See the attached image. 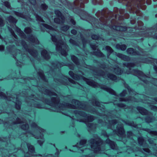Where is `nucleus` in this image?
<instances>
[{
	"instance_id": "1",
	"label": "nucleus",
	"mask_w": 157,
	"mask_h": 157,
	"mask_svg": "<svg viewBox=\"0 0 157 157\" xmlns=\"http://www.w3.org/2000/svg\"><path fill=\"white\" fill-rule=\"evenodd\" d=\"M102 141L99 137H97L96 140L94 139L90 140V146L94 153H102V151L101 150L100 146L102 144Z\"/></svg>"
},
{
	"instance_id": "2",
	"label": "nucleus",
	"mask_w": 157,
	"mask_h": 157,
	"mask_svg": "<svg viewBox=\"0 0 157 157\" xmlns=\"http://www.w3.org/2000/svg\"><path fill=\"white\" fill-rule=\"evenodd\" d=\"M56 50L57 51H60L62 55L65 56L67 55L66 49L67 46L64 43H61V41H58L56 44Z\"/></svg>"
},
{
	"instance_id": "3",
	"label": "nucleus",
	"mask_w": 157,
	"mask_h": 157,
	"mask_svg": "<svg viewBox=\"0 0 157 157\" xmlns=\"http://www.w3.org/2000/svg\"><path fill=\"white\" fill-rule=\"evenodd\" d=\"M31 126L33 128H35L36 129L37 131H38L40 133V134H41L39 136H36L35 137L37 139L40 138L41 139V140H38V142L40 145H41L44 142V140L43 138V135H42V134H41V132H44V130L38 126L36 124L34 123H33L31 124Z\"/></svg>"
},
{
	"instance_id": "4",
	"label": "nucleus",
	"mask_w": 157,
	"mask_h": 157,
	"mask_svg": "<svg viewBox=\"0 0 157 157\" xmlns=\"http://www.w3.org/2000/svg\"><path fill=\"white\" fill-rule=\"evenodd\" d=\"M86 141L84 140H81L80 142L77 143L76 147L78 149V152L82 153L83 152L84 149H86V146L85 144H86Z\"/></svg>"
},
{
	"instance_id": "5",
	"label": "nucleus",
	"mask_w": 157,
	"mask_h": 157,
	"mask_svg": "<svg viewBox=\"0 0 157 157\" xmlns=\"http://www.w3.org/2000/svg\"><path fill=\"white\" fill-rule=\"evenodd\" d=\"M55 13L59 18H55L54 19V22L58 24L63 23L64 18L61 15L60 11L58 10H56L55 11Z\"/></svg>"
},
{
	"instance_id": "6",
	"label": "nucleus",
	"mask_w": 157,
	"mask_h": 157,
	"mask_svg": "<svg viewBox=\"0 0 157 157\" xmlns=\"http://www.w3.org/2000/svg\"><path fill=\"white\" fill-rule=\"evenodd\" d=\"M134 72L135 73H134V75L138 77L141 79L143 80L144 82L147 83L146 81H145V80L143 79V78H146V80H150L149 79L150 78L144 75L141 71L137 70H135Z\"/></svg>"
},
{
	"instance_id": "7",
	"label": "nucleus",
	"mask_w": 157,
	"mask_h": 157,
	"mask_svg": "<svg viewBox=\"0 0 157 157\" xmlns=\"http://www.w3.org/2000/svg\"><path fill=\"white\" fill-rule=\"evenodd\" d=\"M112 28L116 31H124L126 30L127 28L123 26H116L115 25L112 26Z\"/></svg>"
},
{
	"instance_id": "8",
	"label": "nucleus",
	"mask_w": 157,
	"mask_h": 157,
	"mask_svg": "<svg viewBox=\"0 0 157 157\" xmlns=\"http://www.w3.org/2000/svg\"><path fill=\"white\" fill-rule=\"evenodd\" d=\"M27 146L29 149L28 154L31 155H35L34 154V148L33 147L29 144H27Z\"/></svg>"
},
{
	"instance_id": "9",
	"label": "nucleus",
	"mask_w": 157,
	"mask_h": 157,
	"mask_svg": "<svg viewBox=\"0 0 157 157\" xmlns=\"http://www.w3.org/2000/svg\"><path fill=\"white\" fill-rule=\"evenodd\" d=\"M42 56L45 59H48L50 58V56L48 53L45 50H44L41 52Z\"/></svg>"
},
{
	"instance_id": "10",
	"label": "nucleus",
	"mask_w": 157,
	"mask_h": 157,
	"mask_svg": "<svg viewBox=\"0 0 157 157\" xmlns=\"http://www.w3.org/2000/svg\"><path fill=\"white\" fill-rule=\"evenodd\" d=\"M106 141L107 143L109 144L111 148L113 149H115L116 144L114 142L110 140L109 139H107Z\"/></svg>"
},
{
	"instance_id": "11",
	"label": "nucleus",
	"mask_w": 157,
	"mask_h": 157,
	"mask_svg": "<svg viewBox=\"0 0 157 157\" xmlns=\"http://www.w3.org/2000/svg\"><path fill=\"white\" fill-rule=\"evenodd\" d=\"M127 51L128 54L131 55H138V53L135 51L133 48H128L127 50Z\"/></svg>"
},
{
	"instance_id": "12",
	"label": "nucleus",
	"mask_w": 157,
	"mask_h": 157,
	"mask_svg": "<svg viewBox=\"0 0 157 157\" xmlns=\"http://www.w3.org/2000/svg\"><path fill=\"white\" fill-rule=\"evenodd\" d=\"M137 109L139 112L142 115L145 114L147 113V111L144 108L141 107H138L137 108Z\"/></svg>"
},
{
	"instance_id": "13",
	"label": "nucleus",
	"mask_w": 157,
	"mask_h": 157,
	"mask_svg": "<svg viewBox=\"0 0 157 157\" xmlns=\"http://www.w3.org/2000/svg\"><path fill=\"white\" fill-rule=\"evenodd\" d=\"M117 56L118 57L121 58L124 60H128L129 59V58L127 56L120 53L117 54Z\"/></svg>"
},
{
	"instance_id": "14",
	"label": "nucleus",
	"mask_w": 157,
	"mask_h": 157,
	"mask_svg": "<svg viewBox=\"0 0 157 157\" xmlns=\"http://www.w3.org/2000/svg\"><path fill=\"white\" fill-rule=\"evenodd\" d=\"M138 141L139 144L140 145H145V142L143 138L142 137H140L138 138Z\"/></svg>"
},
{
	"instance_id": "15",
	"label": "nucleus",
	"mask_w": 157,
	"mask_h": 157,
	"mask_svg": "<svg viewBox=\"0 0 157 157\" xmlns=\"http://www.w3.org/2000/svg\"><path fill=\"white\" fill-rule=\"evenodd\" d=\"M116 48H117L121 49L122 50H124L126 48V46L124 44L120 45L117 44L116 45Z\"/></svg>"
},
{
	"instance_id": "16",
	"label": "nucleus",
	"mask_w": 157,
	"mask_h": 157,
	"mask_svg": "<svg viewBox=\"0 0 157 157\" xmlns=\"http://www.w3.org/2000/svg\"><path fill=\"white\" fill-rule=\"evenodd\" d=\"M69 75L74 79L76 80H78L79 77L76 75H75L72 71H70L69 72Z\"/></svg>"
},
{
	"instance_id": "17",
	"label": "nucleus",
	"mask_w": 157,
	"mask_h": 157,
	"mask_svg": "<svg viewBox=\"0 0 157 157\" xmlns=\"http://www.w3.org/2000/svg\"><path fill=\"white\" fill-rule=\"evenodd\" d=\"M107 79H110L116 81L117 77L115 75L111 74L108 75Z\"/></svg>"
},
{
	"instance_id": "18",
	"label": "nucleus",
	"mask_w": 157,
	"mask_h": 157,
	"mask_svg": "<svg viewBox=\"0 0 157 157\" xmlns=\"http://www.w3.org/2000/svg\"><path fill=\"white\" fill-rule=\"evenodd\" d=\"M104 90H106L110 94H113V95H115V92L112 90V89L108 88V87H105L104 88Z\"/></svg>"
},
{
	"instance_id": "19",
	"label": "nucleus",
	"mask_w": 157,
	"mask_h": 157,
	"mask_svg": "<svg viewBox=\"0 0 157 157\" xmlns=\"http://www.w3.org/2000/svg\"><path fill=\"white\" fill-rule=\"evenodd\" d=\"M16 31L18 33L19 35L21 37H24V33H23L22 31L19 28L16 27Z\"/></svg>"
},
{
	"instance_id": "20",
	"label": "nucleus",
	"mask_w": 157,
	"mask_h": 157,
	"mask_svg": "<svg viewBox=\"0 0 157 157\" xmlns=\"http://www.w3.org/2000/svg\"><path fill=\"white\" fill-rule=\"evenodd\" d=\"M85 80L88 85L95 87L94 85V83L93 82L86 78H85Z\"/></svg>"
},
{
	"instance_id": "21",
	"label": "nucleus",
	"mask_w": 157,
	"mask_h": 157,
	"mask_svg": "<svg viewBox=\"0 0 157 157\" xmlns=\"http://www.w3.org/2000/svg\"><path fill=\"white\" fill-rule=\"evenodd\" d=\"M16 108L17 109H19L20 108V105H21V103L19 101L17 98L16 99Z\"/></svg>"
},
{
	"instance_id": "22",
	"label": "nucleus",
	"mask_w": 157,
	"mask_h": 157,
	"mask_svg": "<svg viewBox=\"0 0 157 157\" xmlns=\"http://www.w3.org/2000/svg\"><path fill=\"white\" fill-rule=\"evenodd\" d=\"M42 25L47 29H49L50 30L53 31L54 30L53 28L47 24L43 23L42 24Z\"/></svg>"
},
{
	"instance_id": "23",
	"label": "nucleus",
	"mask_w": 157,
	"mask_h": 157,
	"mask_svg": "<svg viewBox=\"0 0 157 157\" xmlns=\"http://www.w3.org/2000/svg\"><path fill=\"white\" fill-rule=\"evenodd\" d=\"M71 59L76 64H77L78 63V60L77 58L74 56H71Z\"/></svg>"
},
{
	"instance_id": "24",
	"label": "nucleus",
	"mask_w": 157,
	"mask_h": 157,
	"mask_svg": "<svg viewBox=\"0 0 157 157\" xmlns=\"http://www.w3.org/2000/svg\"><path fill=\"white\" fill-rule=\"evenodd\" d=\"M8 20L10 22L16 23L17 21L12 16H10L8 18Z\"/></svg>"
},
{
	"instance_id": "25",
	"label": "nucleus",
	"mask_w": 157,
	"mask_h": 157,
	"mask_svg": "<svg viewBox=\"0 0 157 157\" xmlns=\"http://www.w3.org/2000/svg\"><path fill=\"white\" fill-rule=\"evenodd\" d=\"M114 72L117 74L119 75L121 74V71L118 67L114 69Z\"/></svg>"
},
{
	"instance_id": "26",
	"label": "nucleus",
	"mask_w": 157,
	"mask_h": 157,
	"mask_svg": "<svg viewBox=\"0 0 157 157\" xmlns=\"http://www.w3.org/2000/svg\"><path fill=\"white\" fill-rule=\"evenodd\" d=\"M29 127V125L28 124H23L21 126V128L24 130L27 129Z\"/></svg>"
},
{
	"instance_id": "27",
	"label": "nucleus",
	"mask_w": 157,
	"mask_h": 157,
	"mask_svg": "<svg viewBox=\"0 0 157 157\" xmlns=\"http://www.w3.org/2000/svg\"><path fill=\"white\" fill-rule=\"evenodd\" d=\"M24 31L27 34L29 33L32 31L31 29L29 27H27L25 28Z\"/></svg>"
},
{
	"instance_id": "28",
	"label": "nucleus",
	"mask_w": 157,
	"mask_h": 157,
	"mask_svg": "<svg viewBox=\"0 0 157 157\" xmlns=\"http://www.w3.org/2000/svg\"><path fill=\"white\" fill-rule=\"evenodd\" d=\"M105 48L107 51L109 53H112L113 52L112 49L109 46H106Z\"/></svg>"
},
{
	"instance_id": "29",
	"label": "nucleus",
	"mask_w": 157,
	"mask_h": 157,
	"mask_svg": "<svg viewBox=\"0 0 157 157\" xmlns=\"http://www.w3.org/2000/svg\"><path fill=\"white\" fill-rule=\"evenodd\" d=\"M31 41L35 43L36 44H38L39 43V41L37 39L34 37H33V38L31 39Z\"/></svg>"
},
{
	"instance_id": "30",
	"label": "nucleus",
	"mask_w": 157,
	"mask_h": 157,
	"mask_svg": "<svg viewBox=\"0 0 157 157\" xmlns=\"http://www.w3.org/2000/svg\"><path fill=\"white\" fill-rule=\"evenodd\" d=\"M126 87L127 88V89H128L129 93L131 94V95H133V94H134V91H133V90L131 89L129 86H127V87Z\"/></svg>"
},
{
	"instance_id": "31",
	"label": "nucleus",
	"mask_w": 157,
	"mask_h": 157,
	"mask_svg": "<svg viewBox=\"0 0 157 157\" xmlns=\"http://www.w3.org/2000/svg\"><path fill=\"white\" fill-rule=\"evenodd\" d=\"M69 29V27L67 26H64L61 28V30L64 31L67 30Z\"/></svg>"
},
{
	"instance_id": "32",
	"label": "nucleus",
	"mask_w": 157,
	"mask_h": 157,
	"mask_svg": "<svg viewBox=\"0 0 157 157\" xmlns=\"http://www.w3.org/2000/svg\"><path fill=\"white\" fill-rule=\"evenodd\" d=\"M36 18L37 20L39 21H40V22H43L44 21H43V20L39 16H36Z\"/></svg>"
},
{
	"instance_id": "33",
	"label": "nucleus",
	"mask_w": 157,
	"mask_h": 157,
	"mask_svg": "<svg viewBox=\"0 0 157 157\" xmlns=\"http://www.w3.org/2000/svg\"><path fill=\"white\" fill-rule=\"evenodd\" d=\"M151 82L152 84H154V85L157 86V79L155 78H152V80L151 81Z\"/></svg>"
},
{
	"instance_id": "34",
	"label": "nucleus",
	"mask_w": 157,
	"mask_h": 157,
	"mask_svg": "<svg viewBox=\"0 0 157 157\" xmlns=\"http://www.w3.org/2000/svg\"><path fill=\"white\" fill-rule=\"evenodd\" d=\"M129 100L133 101L132 98H131L130 99H125L122 98H120V101H127Z\"/></svg>"
},
{
	"instance_id": "35",
	"label": "nucleus",
	"mask_w": 157,
	"mask_h": 157,
	"mask_svg": "<svg viewBox=\"0 0 157 157\" xmlns=\"http://www.w3.org/2000/svg\"><path fill=\"white\" fill-rule=\"evenodd\" d=\"M50 33V34L52 36V41L55 43L57 41V40L55 38V37L54 36L52 35V34Z\"/></svg>"
},
{
	"instance_id": "36",
	"label": "nucleus",
	"mask_w": 157,
	"mask_h": 157,
	"mask_svg": "<svg viewBox=\"0 0 157 157\" xmlns=\"http://www.w3.org/2000/svg\"><path fill=\"white\" fill-rule=\"evenodd\" d=\"M41 8L44 10H45L48 8V6L45 4H43L41 6Z\"/></svg>"
},
{
	"instance_id": "37",
	"label": "nucleus",
	"mask_w": 157,
	"mask_h": 157,
	"mask_svg": "<svg viewBox=\"0 0 157 157\" xmlns=\"http://www.w3.org/2000/svg\"><path fill=\"white\" fill-rule=\"evenodd\" d=\"M4 5L8 8H10V3L7 2L5 1L4 2Z\"/></svg>"
},
{
	"instance_id": "38",
	"label": "nucleus",
	"mask_w": 157,
	"mask_h": 157,
	"mask_svg": "<svg viewBox=\"0 0 157 157\" xmlns=\"http://www.w3.org/2000/svg\"><path fill=\"white\" fill-rule=\"evenodd\" d=\"M78 113L80 116L83 117H85L86 115L84 112L80 111H79Z\"/></svg>"
},
{
	"instance_id": "39",
	"label": "nucleus",
	"mask_w": 157,
	"mask_h": 157,
	"mask_svg": "<svg viewBox=\"0 0 157 157\" xmlns=\"http://www.w3.org/2000/svg\"><path fill=\"white\" fill-rule=\"evenodd\" d=\"M127 67L129 68L130 67H132L134 66V64L133 63H127L126 65V64H124Z\"/></svg>"
},
{
	"instance_id": "40",
	"label": "nucleus",
	"mask_w": 157,
	"mask_h": 157,
	"mask_svg": "<svg viewBox=\"0 0 157 157\" xmlns=\"http://www.w3.org/2000/svg\"><path fill=\"white\" fill-rule=\"evenodd\" d=\"M92 38L93 39L97 40L98 38V36L95 35H93L92 36Z\"/></svg>"
},
{
	"instance_id": "41",
	"label": "nucleus",
	"mask_w": 157,
	"mask_h": 157,
	"mask_svg": "<svg viewBox=\"0 0 157 157\" xmlns=\"http://www.w3.org/2000/svg\"><path fill=\"white\" fill-rule=\"evenodd\" d=\"M16 14V15L18 16L21 17L22 18H25L24 16L21 13H17Z\"/></svg>"
},
{
	"instance_id": "42",
	"label": "nucleus",
	"mask_w": 157,
	"mask_h": 157,
	"mask_svg": "<svg viewBox=\"0 0 157 157\" xmlns=\"http://www.w3.org/2000/svg\"><path fill=\"white\" fill-rule=\"evenodd\" d=\"M126 93V91L124 90L123 92L120 94L121 96H124L125 95V94Z\"/></svg>"
},
{
	"instance_id": "43",
	"label": "nucleus",
	"mask_w": 157,
	"mask_h": 157,
	"mask_svg": "<svg viewBox=\"0 0 157 157\" xmlns=\"http://www.w3.org/2000/svg\"><path fill=\"white\" fill-rule=\"evenodd\" d=\"M29 0V2H30V3L31 4H33V5H34L36 3L35 0Z\"/></svg>"
},
{
	"instance_id": "44",
	"label": "nucleus",
	"mask_w": 157,
	"mask_h": 157,
	"mask_svg": "<svg viewBox=\"0 0 157 157\" xmlns=\"http://www.w3.org/2000/svg\"><path fill=\"white\" fill-rule=\"evenodd\" d=\"M8 29H9V31H10V32L11 34L12 35L14 36V37H15V36L14 35V32L9 27H8Z\"/></svg>"
},
{
	"instance_id": "45",
	"label": "nucleus",
	"mask_w": 157,
	"mask_h": 157,
	"mask_svg": "<svg viewBox=\"0 0 157 157\" xmlns=\"http://www.w3.org/2000/svg\"><path fill=\"white\" fill-rule=\"evenodd\" d=\"M4 25L3 21L2 19L0 17V26H3Z\"/></svg>"
},
{
	"instance_id": "46",
	"label": "nucleus",
	"mask_w": 157,
	"mask_h": 157,
	"mask_svg": "<svg viewBox=\"0 0 157 157\" xmlns=\"http://www.w3.org/2000/svg\"><path fill=\"white\" fill-rule=\"evenodd\" d=\"M70 42L72 44H75V41L72 39H70Z\"/></svg>"
},
{
	"instance_id": "47",
	"label": "nucleus",
	"mask_w": 157,
	"mask_h": 157,
	"mask_svg": "<svg viewBox=\"0 0 157 157\" xmlns=\"http://www.w3.org/2000/svg\"><path fill=\"white\" fill-rule=\"evenodd\" d=\"M143 150L144 151L146 152H147L148 153H150V150L148 148L143 149Z\"/></svg>"
},
{
	"instance_id": "48",
	"label": "nucleus",
	"mask_w": 157,
	"mask_h": 157,
	"mask_svg": "<svg viewBox=\"0 0 157 157\" xmlns=\"http://www.w3.org/2000/svg\"><path fill=\"white\" fill-rule=\"evenodd\" d=\"M39 75H40V78L42 79H43V80L44 79V75L43 74V73L40 74Z\"/></svg>"
},
{
	"instance_id": "49",
	"label": "nucleus",
	"mask_w": 157,
	"mask_h": 157,
	"mask_svg": "<svg viewBox=\"0 0 157 157\" xmlns=\"http://www.w3.org/2000/svg\"><path fill=\"white\" fill-rule=\"evenodd\" d=\"M151 134L152 135H157V132L154 131H151L150 132Z\"/></svg>"
},
{
	"instance_id": "50",
	"label": "nucleus",
	"mask_w": 157,
	"mask_h": 157,
	"mask_svg": "<svg viewBox=\"0 0 157 157\" xmlns=\"http://www.w3.org/2000/svg\"><path fill=\"white\" fill-rule=\"evenodd\" d=\"M77 32L75 30L73 29L71 31V33L73 34H76Z\"/></svg>"
},
{
	"instance_id": "51",
	"label": "nucleus",
	"mask_w": 157,
	"mask_h": 157,
	"mask_svg": "<svg viewBox=\"0 0 157 157\" xmlns=\"http://www.w3.org/2000/svg\"><path fill=\"white\" fill-rule=\"evenodd\" d=\"M4 47L3 45H0V51H2L4 50Z\"/></svg>"
},
{
	"instance_id": "52",
	"label": "nucleus",
	"mask_w": 157,
	"mask_h": 157,
	"mask_svg": "<svg viewBox=\"0 0 157 157\" xmlns=\"http://www.w3.org/2000/svg\"><path fill=\"white\" fill-rule=\"evenodd\" d=\"M120 129L121 130V134L122 135L123 134V133H124V131L123 129L122 126L121 127Z\"/></svg>"
},
{
	"instance_id": "53",
	"label": "nucleus",
	"mask_w": 157,
	"mask_h": 157,
	"mask_svg": "<svg viewBox=\"0 0 157 157\" xmlns=\"http://www.w3.org/2000/svg\"><path fill=\"white\" fill-rule=\"evenodd\" d=\"M98 53H99V54L98 55L100 57H102L103 56V55L101 52H98Z\"/></svg>"
},
{
	"instance_id": "54",
	"label": "nucleus",
	"mask_w": 157,
	"mask_h": 157,
	"mask_svg": "<svg viewBox=\"0 0 157 157\" xmlns=\"http://www.w3.org/2000/svg\"><path fill=\"white\" fill-rule=\"evenodd\" d=\"M0 96L2 98L4 96V94L2 92H0Z\"/></svg>"
},
{
	"instance_id": "55",
	"label": "nucleus",
	"mask_w": 157,
	"mask_h": 157,
	"mask_svg": "<svg viewBox=\"0 0 157 157\" xmlns=\"http://www.w3.org/2000/svg\"><path fill=\"white\" fill-rule=\"evenodd\" d=\"M71 21L73 25L75 24V22L73 19H71Z\"/></svg>"
},
{
	"instance_id": "56",
	"label": "nucleus",
	"mask_w": 157,
	"mask_h": 157,
	"mask_svg": "<svg viewBox=\"0 0 157 157\" xmlns=\"http://www.w3.org/2000/svg\"><path fill=\"white\" fill-rule=\"evenodd\" d=\"M99 105V103L98 101H96L95 102V105L98 106Z\"/></svg>"
},
{
	"instance_id": "57",
	"label": "nucleus",
	"mask_w": 157,
	"mask_h": 157,
	"mask_svg": "<svg viewBox=\"0 0 157 157\" xmlns=\"http://www.w3.org/2000/svg\"><path fill=\"white\" fill-rule=\"evenodd\" d=\"M69 80L70 81V82H72V83H73L74 84H75V81H74L73 80L69 79Z\"/></svg>"
},
{
	"instance_id": "58",
	"label": "nucleus",
	"mask_w": 157,
	"mask_h": 157,
	"mask_svg": "<svg viewBox=\"0 0 157 157\" xmlns=\"http://www.w3.org/2000/svg\"><path fill=\"white\" fill-rule=\"evenodd\" d=\"M157 108L155 106H153L152 107V109L154 110H155Z\"/></svg>"
},
{
	"instance_id": "59",
	"label": "nucleus",
	"mask_w": 157,
	"mask_h": 157,
	"mask_svg": "<svg viewBox=\"0 0 157 157\" xmlns=\"http://www.w3.org/2000/svg\"><path fill=\"white\" fill-rule=\"evenodd\" d=\"M154 69L157 72V67L156 66H155L154 67Z\"/></svg>"
},
{
	"instance_id": "60",
	"label": "nucleus",
	"mask_w": 157,
	"mask_h": 157,
	"mask_svg": "<svg viewBox=\"0 0 157 157\" xmlns=\"http://www.w3.org/2000/svg\"><path fill=\"white\" fill-rule=\"evenodd\" d=\"M73 101H74L75 102V103H77V104H79V102L78 101H76V100H73Z\"/></svg>"
},
{
	"instance_id": "61",
	"label": "nucleus",
	"mask_w": 157,
	"mask_h": 157,
	"mask_svg": "<svg viewBox=\"0 0 157 157\" xmlns=\"http://www.w3.org/2000/svg\"><path fill=\"white\" fill-rule=\"evenodd\" d=\"M119 106L121 107H124V106L122 104H119Z\"/></svg>"
},
{
	"instance_id": "62",
	"label": "nucleus",
	"mask_w": 157,
	"mask_h": 157,
	"mask_svg": "<svg viewBox=\"0 0 157 157\" xmlns=\"http://www.w3.org/2000/svg\"><path fill=\"white\" fill-rule=\"evenodd\" d=\"M91 47L92 48V49H94V50L96 49L94 47L93 45H91Z\"/></svg>"
},
{
	"instance_id": "63",
	"label": "nucleus",
	"mask_w": 157,
	"mask_h": 157,
	"mask_svg": "<svg viewBox=\"0 0 157 157\" xmlns=\"http://www.w3.org/2000/svg\"><path fill=\"white\" fill-rule=\"evenodd\" d=\"M113 122L114 123V124H116L117 122V121L115 120H113Z\"/></svg>"
},
{
	"instance_id": "64",
	"label": "nucleus",
	"mask_w": 157,
	"mask_h": 157,
	"mask_svg": "<svg viewBox=\"0 0 157 157\" xmlns=\"http://www.w3.org/2000/svg\"><path fill=\"white\" fill-rule=\"evenodd\" d=\"M148 141H149V142L151 144V139H149L148 140Z\"/></svg>"
}]
</instances>
